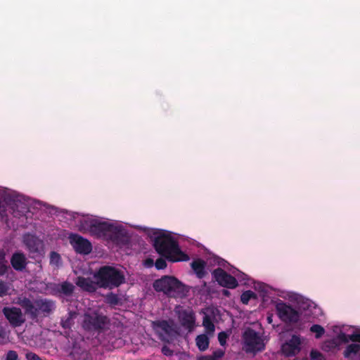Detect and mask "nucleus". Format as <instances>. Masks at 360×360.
<instances>
[{
    "instance_id": "obj_46",
    "label": "nucleus",
    "mask_w": 360,
    "mask_h": 360,
    "mask_svg": "<svg viewBox=\"0 0 360 360\" xmlns=\"http://www.w3.org/2000/svg\"><path fill=\"white\" fill-rule=\"evenodd\" d=\"M328 343L330 344L331 347H335L337 346V344L334 340L330 341Z\"/></svg>"
},
{
    "instance_id": "obj_20",
    "label": "nucleus",
    "mask_w": 360,
    "mask_h": 360,
    "mask_svg": "<svg viewBox=\"0 0 360 360\" xmlns=\"http://www.w3.org/2000/svg\"><path fill=\"white\" fill-rule=\"evenodd\" d=\"M205 262L201 259H195L191 263V267L198 278H203L205 276Z\"/></svg>"
},
{
    "instance_id": "obj_19",
    "label": "nucleus",
    "mask_w": 360,
    "mask_h": 360,
    "mask_svg": "<svg viewBox=\"0 0 360 360\" xmlns=\"http://www.w3.org/2000/svg\"><path fill=\"white\" fill-rule=\"evenodd\" d=\"M76 284L77 286L88 292H94L96 290V283H94L89 278L79 276L77 278Z\"/></svg>"
},
{
    "instance_id": "obj_30",
    "label": "nucleus",
    "mask_w": 360,
    "mask_h": 360,
    "mask_svg": "<svg viewBox=\"0 0 360 360\" xmlns=\"http://www.w3.org/2000/svg\"><path fill=\"white\" fill-rule=\"evenodd\" d=\"M310 331L315 333V337L318 339L324 334L325 329L319 324H314L310 327Z\"/></svg>"
},
{
    "instance_id": "obj_38",
    "label": "nucleus",
    "mask_w": 360,
    "mask_h": 360,
    "mask_svg": "<svg viewBox=\"0 0 360 360\" xmlns=\"http://www.w3.org/2000/svg\"><path fill=\"white\" fill-rule=\"evenodd\" d=\"M8 288L7 285L3 282L0 281V297H4L8 294Z\"/></svg>"
},
{
    "instance_id": "obj_2",
    "label": "nucleus",
    "mask_w": 360,
    "mask_h": 360,
    "mask_svg": "<svg viewBox=\"0 0 360 360\" xmlns=\"http://www.w3.org/2000/svg\"><path fill=\"white\" fill-rule=\"evenodd\" d=\"M96 285L100 288L113 289L126 282L124 271L112 266H101L94 274Z\"/></svg>"
},
{
    "instance_id": "obj_21",
    "label": "nucleus",
    "mask_w": 360,
    "mask_h": 360,
    "mask_svg": "<svg viewBox=\"0 0 360 360\" xmlns=\"http://www.w3.org/2000/svg\"><path fill=\"white\" fill-rule=\"evenodd\" d=\"M339 341L343 343H348L349 341L352 342V344L360 343V330L359 332H354L351 335H347L345 333H340L338 335Z\"/></svg>"
},
{
    "instance_id": "obj_37",
    "label": "nucleus",
    "mask_w": 360,
    "mask_h": 360,
    "mask_svg": "<svg viewBox=\"0 0 360 360\" xmlns=\"http://www.w3.org/2000/svg\"><path fill=\"white\" fill-rule=\"evenodd\" d=\"M6 360H19L17 352L13 350H9L6 354Z\"/></svg>"
},
{
    "instance_id": "obj_31",
    "label": "nucleus",
    "mask_w": 360,
    "mask_h": 360,
    "mask_svg": "<svg viewBox=\"0 0 360 360\" xmlns=\"http://www.w3.org/2000/svg\"><path fill=\"white\" fill-rule=\"evenodd\" d=\"M60 325L65 329L71 328L72 325V315L71 312L68 313V316L61 319Z\"/></svg>"
},
{
    "instance_id": "obj_25",
    "label": "nucleus",
    "mask_w": 360,
    "mask_h": 360,
    "mask_svg": "<svg viewBox=\"0 0 360 360\" xmlns=\"http://www.w3.org/2000/svg\"><path fill=\"white\" fill-rule=\"evenodd\" d=\"M153 326L156 328L160 329L166 335H169L172 332V327L166 320L157 321L153 322Z\"/></svg>"
},
{
    "instance_id": "obj_48",
    "label": "nucleus",
    "mask_w": 360,
    "mask_h": 360,
    "mask_svg": "<svg viewBox=\"0 0 360 360\" xmlns=\"http://www.w3.org/2000/svg\"><path fill=\"white\" fill-rule=\"evenodd\" d=\"M229 293V291H228V290H224V295H228Z\"/></svg>"
},
{
    "instance_id": "obj_4",
    "label": "nucleus",
    "mask_w": 360,
    "mask_h": 360,
    "mask_svg": "<svg viewBox=\"0 0 360 360\" xmlns=\"http://www.w3.org/2000/svg\"><path fill=\"white\" fill-rule=\"evenodd\" d=\"M110 323V319L105 315L98 312L85 314L82 326L89 332H101Z\"/></svg>"
},
{
    "instance_id": "obj_14",
    "label": "nucleus",
    "mask_w": 360,
    "mask_h": 360,
    "mask_svg": "<svg viewBox=\"0 0 360 360\" xmlns=\"http://www.w3.org/2000/svg\"><path fill=\"white\" fill-rule=\"evenodd\" d=\"M178 318L181 326L191 330L195 323V315L191 309H181L177 311Z\"/></svg>"
},
{
    "instance_id": "obj_28",
    "label": "nucleus",
    "mask_w": 360,
    "mask_h": 360,
    "mask_svg": "<svg viewBox=\"0 0 360 360\" xmlns=\"http://www.w3.org/2000/svg\"><path fill=\"white\" fill-rule=\"evenodd\" d=\"M105 302L110 306H117L120 304V299L117 294L112 292L108 293L105 297Z\"/></svg>"
},
{
    "instance_id": "obj_41",
    "label": "nucleus",
    "mask_w": 360,
    "mask_h": 360,
    "mask_svg": "<svg viewBox=\"0 0 360 360\" xmlns=\"http://www.w3.org/2000/svg\"><path fill=\"white\" fill-rule=\"evenodd\" d=\"M0 220L1 221L5 222L6 224H8V214L6 213V210H0Z\"/></svg>"
},
{
    "instance_id": "obj_12",
    "label": "nucleus",
    "mask_w": 360,
    "mask_h": 360,
    "mask_svg": "<svg viewBox=\"0 0 360 360\" xmlns=\"http://www.w3.org/2000/svg\"><path fill=\"white\" fill-rule=\"evenodd\" d=\"M22 241L30 253L39 254L43 249V241L34 234H24Z\"/></svg>"
},
{
    "instance_id": "obj_11",
    "label": "nucleus",
    "mask_w": 360,
    "mask_h": 360,
    "mask_svg": "<svg viewBox=\"0 0 360 360\" xmlns=\"http://www.w3.org/2000/svg\"><path fill=\"white\" fill-rule=\"evenodd\" d=\"M117 245H125L129 238L127 233L122 226L110 224L107 238Z\"/></svg>"
},
{
    "instance_id": "obj_8",
    "label": "nucleus",
    "mask_w": 360,
    "mask_h": 360,
    "mask_svg": "<svg viewBox=\"0 0 360 360\" xmlns=\"http://www.w3.org/2000/svg\"><path fill=\"white\" fill-rule=\"evenodd\" d=\"M2 313L13 328L20 326L25 321V319L20 308L15 307H4L2 309Z\"/></svg>"
},
{
    "instance_id": "obj_43",
    "label": "nucleus",
    "mask_w": 360,
    "mask_h": 360,
    "mask_svg": "<svg viewBox=\"0 0 360 360\" xmlns=\"http://www.w3.org/2000/svg\"><path fill=\"white\" fill-rule=\"evenodd\" d=\"M158 335H159V338L162 340V341H165V342H169L168 340H167L162 333H158Z\"/></svg>"
},
{
    "instance_id": "obj_34",
    "label": "nucleus",
    "mask_w": 360,
    "mask_h": 360,
    "mask_svg": "<svg viewBox=\"0 0 360 360\" xmlns=\"http://www.w3.org/2000/svg\"><path fill=\"white\" fill-rule=\"evenodd\" d=\"M6 262L4 256L0 255V276L4 275L7 271L8 266Z\"/></svg>"
},
{
    "instance_id": "obj_35",
    "label": "nucleus",
    "mask_w": 360,
    "mask_h": 360,
    "mask_svg": "<svg viewBox=\"0 0 360 360\" xmlns=\"http://www.w3.org/2000/svg\"><path fill=\"white\" fill-rule=\"evenodd\" d=\"M155 266L158 270L164 269L167 266V262L165 259L160 257L155 261Z\"/></svg>"
},
{
    "instance_id": "obj_44",
    "label": "nucleus",
    "mask_w": 360,
    "mask_h": 360,
    "mask_svg": "<svg viewBox=\"0 0 360 360\" xmlns=\"http://www.w3.org/2000/svg\"><path fill=\"white\" fill-rule=\"evenodd\" d=\"M204 358H206V360H217L212 355L204 356Z\"/></svg>"
},
{
    "instance_id": "obj_40",
    "label": "nucleus",
    "mask_w": 360,
    "mask_h": 360,
    "mask_svg": "<svg viewBox=\"0 0 360 360\" xmlns=\"http://www.w3.org/2000/svg\"><path fill=\"white\" fill-rule=\"evenodd\" d=\"M161 351H162V353L167 356H170L173 355V353H174L173 351L167 345H164L162 347Z\"/></svg>"
},
{
    "instance_id": "obj_47",
    "label": "nucleus",
    "mask_w": 360,
    "mask_h": 360,
    "mask_svg": "<svg viewBox=\"0 0 360 360\" xmlns=\"http://www.w3.org/2000/svg\"><path fill=\"white\" fill-rule=\"evenodd\" d=\"M146 262L148 263V264H152L153 263V261L152 259H148L146 260Z\"/></svg>"
},
{
    "instance_id": "obj_16",
    "label": "nucleus",
    "mask_w": 360,
    "mask_h": 360,
    "mask_svg": "<svg viewBox=\"0 0 360 360\" xmlns=\"http://www.w3.org/2000/svg\"><path fill=\"white\" fill-rule=\"evenodd\" d=\"M51 289L56 293L70 296L74 292L75 286L68 281H64L62 283H53Z\"/></svg>"
},
{
    "instance_id": "obj_13",
    "label": "nucleus",
    "mask_w": 360,
    "mask_h": 360,
    "mask_svg": "<svg viewBox=\"0 0 360 360\" xmlns=\"http://www.w3.org/2000/svg\"><path fill=\"white\" fill-rule=\"evenodd\" d=\"M110 224L106 221L95 219L91 231V235L97 238H107Z\"/></svg>"
},
{
    "instance_id": "obj_18",
    "label": "nucleus",
    "mask_w": 360,
    "mask_h": 360,
    "mask_svg": "<svg viewBox=\"0 0 360 360\" xmlns=\"http://www.w3.org/2000/svg\"><path fill=\"white\" fill-rule=\"evenodd\" d=\"M35 305L37 309V313L39 314V311H41L45 314L51 313L55 307L54 302L49 300H36Z\"/></svg>"
},
{
    "instance_id": "obj_36",
    "label": "nucleus",
    "mask_w": 360,
    "mask_h": 360,
    "mask_svg": "<svg viewBox=\"0 0 360 360\" xmlns=\"http://www.w3.org/2000/svg\"><path fill=\"white\" fill-rule=\"evenodd\" d=\"M228 335L225 332H220L218 334V340L221 346H224L226 343Z\"/></svg>"
},
{
    "instance_id": "obj_26",
    "label": "nucleus",
    "mask_w": 360,
    "mask_h": 360,
    "mask_svg": "<svg viewBox=\"0 0 360 360\" xmlns=\"http://www.w3.org/2000/svg\"><path fill=\"white\" fill-rule=\"evenodd\" d=\"M95 219H84L80 220L79 225V230L83 233H91L92 226L94 223Z\"/></svg>"
},
{
    "instance_id": "obj_10",
    "label": "nucleus",
    "mask_w": 360,
    "mask_h": 360,
    "mask_svg": "<svg viewBox=\"0 0 360 360\" xmlns=\"http://www.w3.org/2000/svg\"><path fill=\"white\" fill-rule=\"evenodd\" d=\"M301 338L297 335H292L291 338L281 346L282 352L288 357L295 356L301 351Z\"/></svg>"
},
{
    "instance_id": "obj_5",
    "label": "nucleus",
    "mask_w": 360,
    "mask_h": 360,
    "mask_svg": "<svg viewBox=\"0 0 360 360\" xmlns=\"http://www.w3.org/2000/svg\"><path fill=\"white\" fill-rule=\"evenodd\" d=\"M244 349L247 353H256L264 349L265 346L258 333L248 328L243 333Z\"/></svg>"
},
{
    "instance_id": "obj_39",
    "label": "nucleus",
    "mask_w": 360,
    "mask_h": 360,
    "mask_svg": "<svg viewBox=\"0 0 360 360\" xmlns=\"http://www.w3.org/2000/svg\"><path fill=\"white\" fill-rule=\"evenodd\" d=\"M25 357L27 360H42L39 355L32 352H27Z\"/></svg>"
},
{
    "instance_id": "obj_22",
    "label": "nucleus",
    "mask_w": 360,
    "mask_h": 360,
    "mask_svg": "<svg viewBox=\"0 0 360 360\" xmlns=\"http://www.w3.org/2000/svg\"><path fill=\"white\" fill-rule=\"evenodd\" d=\"M344 356L347 359H353L355 356H358L360 360V345L349 344L348 345L344 352Z\"/></svg>"
},
{
    "instance_id": "obj_6",
    "label": "nucleus",
    "mask_w": 360,
    "mask_h": 360,
    "mask_svg": "<svg viewBox=\"0 0 360 360\" xmlns=\"http://www.w3.org/2000/svg\"><path fill=\"white\" fill-rule=\"evenodd\" d=\"M278 317L285 323H297L300 319V313L290 305L280 301L276 305Z\"/></svg>"
},
{
    "instance_id": "obj_29",
    "label": "nucleus",
    "mask_w": 360,
    "mask_h": 360,
    "mask_svg": "<svg viewBox=\"0 0 360 360\" xmlns=\"http://www.w3.org/2000/svg\"><path fill=\"white\" fill-rule=\"evenodd\" d=\"M256 299L257 295L252 290H246L243 292L240 296V301L244 304H248L249 301L252 299Z\"/></svg>"
},
{
    "instance_id": "obj_24",
    "label": "nucleus",
    "mask_w": 360,
    "mask_h": 360,
    "mask_svg": "<svg viewBox=\"0 0 360 360\" xmlns=\"http://www.w3.org/2000/svg\"><path fill=\"white\" fill-rule=\"evenodd\" d=\"M195 341L198 348L201 352L205 351L209 347L210 340L205 334L198 335L196 337Z\"/></svg>"
},
{
    "instance_id": "obj_1",
    "label": "nucleus",
    "mask_w": 360,
    "mask_h": 360,
    "mask_svg": "<svg viewBox=\"0 0 360 360\" xmlns=\"http://www.w3.org/2000/svg\"><path fill=\"white\" fill-rule=\"evenodd\" d=\"M153 246L160 255L172 262L184 261L188 257L180 250L178 242L169 233H160L156 236Z\"/></svg>"
},
{
    "instance_id": "obj_42",
    "label": "nucleus",
    "mask_w": 360,
    "mask_h": 360,
    "mask_svg": "<svg viewBox=\"0 0 360 360\" xmlns=\"http://www.w3.org/2000/svg\"><path fill=\"white\" fill-rule=\"evenodd\" d=\"M212 355L217 360L218 359L221 358L224 355V351L219 349L214 351Z\"/></svg>"
},
{
    "instance_id": "obj_27",
    "label": "nucleus",
    "mask_w": 360,
    "mask_h": 360,
    "mask_svg": "<svg viewBox=\"0 0 360 360\" xmlns=\"http://www.w3.org/2000/svg\"><path fill=\"white\" fill-rule=\"evenodd\" d=\"M202 326L205 327V329L208 334L212 335L214 333L215 327L211 317L209 315L205 314L203 316Z\"/></svg>"
},
{
    "instance_id": "obj_9",
    "label": "nucleus",
    "mask_w": 360,
    "mask_h": 360,
    "mask_svg": "<svg viewBox=\"0 0 360 360\" xmlns=\"http://www.w3.org/2000/svg\"><path fill=\"white\" fill-rule=\"evenodd\" d=\"M69 239L71 245L77 253L88 255L91 252L92 245L89 240L76 233H71Z\"/></svg>"
},
{
    "instance_id": "obj_33",
    "label": "nucleus",
    "mask_w": 360,
    "mask_h": 360,
    "mask_svg": "<svg viewBox=\"0 0 360 360\" xmlns=\"http://www.w3.org/2000/svg\"><path fill=\"white\" fill-rule=\"evenodd\" d=\"M8 335L6 328L0 325V345H4L7 342Z\"/></svg>"
},
{
    "instance_id": "obj_3",
    "label": "nucleus",
    "mask_w": 360,
    "mask_h": 360,
    "mask_svg": "<svg viewBox=\"0 0 360 360\" xmlns=\"http://www.w3.org/2000/svg\"><path fill=\"white\" fill-rule=\"evenodd\" d=\"M153 288L157 292H162L169 297H183L186 294L185 285L174 276H164L153 283Z\"/></svg>"
},
{
    "instance_id": "obj_7",
    "label": "nucleus",
    "mask_w": 360,
    "mask_h": 360,
    "mask_svg": "<svg viewBox=\"0 0 360 360\" xmlns=\"http://www.w3.org/2000/svg\"><path fill=\"white\" fill-rule=\"evenodd\" d=\"M212 274L213 278L222 287L233 289L238 286V281L236 278L221 268L219 267L214 269Z\"/></svg>"
},
{
    "instance_id": "obj_32",
    "label": "nucleus",
    "mask_w": 360,
    "mask_h": 360,
    "mask_svg": "<svg viewBox=\"0 0 360 360\" xmlns=\"http://www.w3.org/2000/svg\"><path fill=\"white\" fill-rule=\"evenodd\" d=\"M60 261H61L60 255L58 252H56L55 251L51 252V253H50V264H54V265L58 266L59 264L60 263Z\"/></svg>"
},
{
    "instance_id": "obj_45",
    "label": "nucleus",
    "mask_w": 360,
    "mask_h": 360,
    "mask_svg": "<svg viewBox=\"0 0 360 360\" xmlns=\"http://www.w3.org/2000/svg\"><path fill=\"white\" fill-rule=\"evenodd\" d=\"M267 321L269 323H271L272 321H273V316L272 315H270V316H267Z\"/></svg>"
},
{
    "instance_id": "obj_23",
    "label": "nucleus",
    "mask_w": 360,
    "mask_h": 360,
    "mask_svg": "<svg viewBox=\"0 0 360 360\" xmlns=\"http://www.w3.org/2000/svg\"><path fill=\"white\" fill-rule=\"evenodd\" d=\"M11 208L13 215L17 218L24 216L27 211L26 205L21 202H13Z\"/></svg>"
},
{
    "instance_id": "obj_15",
    "label": "nucleus",
    "mask_w": 360,
    "mask_h": 360,
    "mask_svg": "<svg viewBox=\"0 0 360 360\" xmlns=\"http://www.w3.org/2000/svg\"><path fill=\"white\" fill-rule=\"evenodd\" d=\"M27 263L28 262L25 255L20 252H14L11 258L12 267L18 271H22L25 270Z\"/></svg>"
},
{
    "instance_id": "obj_49",
    "label": "nucleus",
    "mask_w": 360,
    "mask_h": 360,
    "mask_svg": "<svg viewBox=\"0 0 360 360\" xmlns=\"http://www.w3.org/2000/svg\"><path fill=\"white\" fill-rule=\"evenodd\" d=\"M206 358H204V356L200 357L198 360H206Z\"/></svg>"
},
{
    "instance_id": "obj_17",
    "label": "nucleus",
    "mask_w": 360,
    "mask_h": 360,
    "mask_svg": "<svg viewBox=\"0 0 360 360\" xmlns=\"http://www.w3.org/2000/svg\"><path fill=\"white\" fill-rule=\"evenodd\" d=\"M19 304L25 309V313L30 316L31 319L37 318L38 313H37L35 302L33 303L29 298L24 297L19 301Z\"/></svg>"
}]
</instances>
